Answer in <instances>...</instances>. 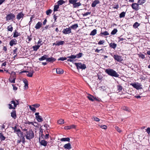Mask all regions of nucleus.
Segmentation results:
<instances>
[{
  "mask_svg": "<svg viewBox=\"0 0 150 150\" xmlns=\"http://www.w3.org/2000/svg\"><path fill=\"white\" fill-rule=\"evenodd\" d=\"M105 71L108 75L112 76L117 77H118L119 76L116 71L113 69L108 68L106 69Z\"/></svg>",
  "mask_w": 150,
  "mask_h": 150,
  "instance_id": "obj_1",
  "label": "nucleus"
},
{
  "mask_svg": "<svg viewBox=\"0 0 150 150\" xmlns=\"http://www.w3.org/2000/svg\"><path fill=\"white\" fill-rule=\"evenodd\" d=\"M25 136L26 139L30 140L34 137V134L32 130H29L26 131Z\"/></svg>",
  "mask_w": 150,
  "mask_h": 150,
  "instance_id": "obj_2",
  "label": "nucleus"
},
{
  "mask_svg": "<svg viewBox=\"0 0 150 150\" xmlns=\"http://www.w3.org/2000/svg\"><path fill=\"white\" fill-rule=\"evenodd\" d=\"M74 64L76 66L77 69H84L86 68V67L85 64H82L81 63H75Z\"/></svg>",
  "mask_w": 150,
  "mask_h": 150,
  "instance_id": "obj_3",
  "label": "nucleus"
},
{
  "mask_svg": "<svg viewBox=\"0 0 150 150\" xmlns=\"http://www.w3.org/2000/svg\"><path fill=\"white\" fill-rule=\"evenodd\" d=\"M10 103L11 104H8V105L9 106V109H15L17 105L19 104V103H16L15 101L14 100L11 101Z\"/></svg>",
  "mask_w": 150,
  "mask_h": 150,
  "instance_id": "obj_4",
  "label": "nucleus"
},
{
  "mask_svg": "<svg viewBox=\"0 0 150 150\" xmlns=\"http://www.w3.org/2000/svg\"><path fill=\"white\" fill-rule=\"evenodd\" d=\"M15 17V16L14 14L10 13L6 16V21L13 20Z\"/></svg>",
  "mask_w": 150,
  "mask_h": 150,
  "instance_id": "obj_5",
  "label": "nucleus"
},
{
  "mask_svg": "<svg viewBox=\"0 0 150 150\" xmlns=\"http://www.w3.org/2000/svg\"><path fill=\"white\" fill-rule=\"evenodd\" d=\"M130 85L137 89L138 90L142 89V88L141 87L142 85L140 83H132L130 84Z\"/></svg>",
  "mask_w": 150,
  "mask_h": 150,
  "instance_id": "obj_6",
  "label": "nucleus"
},
{
  "mask_svg": "<svg viewBox=\"0 0 150 150\" xmlns=\"http://www.w3.org/2000/svg\"><path fill=\"white\" fill-rule=\"evenodd\" d=\"M12 74H13L14 75V76H13V78L12 79V78L10 76L8 79V80L10 82L12 83H15V80L16 78V76H15L16 73L15 72H13L11 73V76H12Z\"/></svg>",
  "mask_w": 150,
  "mask_h": 150,
  "instance_id": "obj_7",
  "label": "nucleus"
},
{
  "mask_svg": "<svg viewBox=\"0 0 150 150\" xmlns=\"http://www.w3.org/2000/svg\"><path fill=\"white\" fill-rule=\"evenodd\" d=\"M139 4L137 3H133L132 4L131 6L132 8L135 11H138L139 10Z\"/></svg>",
  "mask_w": 150,
  "mask_h": 150,
  "instance_id": "obj_8",
  "label": "nucleus"
},
{
  "mask_svg": "<svg viewBox=\"0 0 150 150\" xmlns=\"http://www.w3.org/2000/svg\"><path fill=\"white\" fill-rule=\"evenodd\" d=\"M71 28L69 27L64 29L62 32L65 34H69L71 33Z\"/></svg>",
  "mask_w": 150,
  "mask_h": 150,
  "instance_id": "obj_9",
  "label": "nucleus"
},
{
  "mask_svg": "<svg viewBox=\"0 0 150 150\" xmlns=\"http://www.w3.org/2000/svg\"><path fill=\"white\" fill-rule=\"evenodd\" d=\"M39 142L40 143V144L41 145L43 146H46L47 144V142L44 140H42L40 141V137L39 138Z\"/></svg>",
  "mask_w": 150,
  "mask_h": 150,
  "instance_id": "obj_10",
  "label": "nucleus"
},
{
  "mask_svg": "<svg viewBox=\"0 0 150 150\" xmlns=\"http://www.w3.org/2000/svg\"><path fill=\"white\" fill-rule=\"evenodd\" d=\"M17 41L16 39H13L11 40L9 42V45L10 46H12L13 45L17 44Z\"/></svg>",
  "mask_w": 150,
  "mask_h": 150,
  "instance_id": "obj_11",
  "label": "nucleus"
},
{
  "mask_svg": "<svg viewBox=\"0 0 150 150\" xmlns=\"http://www.w3.org/2000/svg\"><path fill=\"white\" fill-rule=\"evenodd\" d=\"M24 15L22 11L18 13L17 15L16 18L18 20H20L21 18H23V17Z\"/></svg>",
  "mask_w": 150,
  "mask_h": 150,
  "instance_id": "obj_12",
  "label": "nucleus"
},
{
  "mask_svg": "<svg viewBox=\"0 0 150 150\" xmlns=\"http://www.w3.org/2000/svg\"><path fill=\"white\" fill-rule=\"evenodd\" d=\"M113 57L115 60L118 62H120L122 61L121 57L118 55H114Z\"/></svg>",
  "mask_w": 150,
  "mask_h": 150,
  "instance_id": "obj_13",
  "label": "nucleus"
},
{
  "mask_svg": "<svg viewBox=\"0 0 150 150\" xmlns=\"http://www.w3.org/2000/svg\"><path fill=\"white\" fill-rule=\"evenodd\" d=\"M11 116L14 119H15L16 118V114L15 110H13L11 113Z\"/></svg>",
  "mask_w": 150,
  "mask_h": 150,
  "instance_id": "obj_14",
  "label": "nucleus"
},
{
  "mask_svg": "<svg viewBox=\"0 0 150 150\" xmlns=\"http://www.w3.org/2000/svg\"><path fill=\"white\" fill-rule=\"evenodd\" d=\"M35 118L39 122H41L43 121L42 118V117L40 115L36 116Z\"/></svg>",
  "mask_w": 150,
  "mask_h": 150,
  "instance_id": "obj_15",
  "label": "nucleus"
},
{
  "mask_svg": "<svg viewBox=\"0 0 150 150\" xmlns=\"http://www.w3.org/2000/svg\"><path fill=\"white\" fill-rule=\"evenodd\" d=\"M56 60V59L55 58L52 57L47 58V61L49 62H53L55 61Z\"/></svg>",
  "mask_w": 150,
  "mask_h": 150,
  "instance_id": "obj_16",
  "label": "nucleus"
},
{
  "mask_svg": "<svg viewBox=\"0 0 150 150\" xmlns=\"http://www.w3.org/2000/svg\"><path fill=\"white\" fill-rule=\"evenodd\" d=\"M76 126L74 125H72L70 126H66L64 127V129H70L72 128H75Z\"/></svg>",
  "mask_w": 150,
  "mask_h": 150,
  "instance_id": "obj_17",
  "label": "nucleus"
},
{
  "mask_svg": "<svg viewBox=\"0 0 150 150\" xmlns=\"http://www.w3.org/2000/svg\"><path fill=\"white\" fill-rule=\"evenodd\" d=\"M64 147L66 149H71V144L70 143L66 144L64 145Z\"/></svg>",
  "mask_w": 150,
  "mask_h": 150,
  "instance_id": "obj_18",
  "label": "nucleus"
},
{
  "mask_svg": "<svg viewBox=\"0 0 150 150\" xmlns=\"http://www.w3.org/2000/svg\"><path fill=\"white\" fill-rule=\"evenodd\" d=\"M42 25V23L40 22H38L36 25L35 28L36 29H38L41 28Z\"/></svg>",
  "mask_w": 150,
  "mask_h": 150,
  "instance_id": "obj_19",
  "label": "nucleus"
},
{
  "mask_svg": "<svg viewBox=\"0 0 150 150\" xmlns=\"http://www.w3.org/2000/svg\"><path fill=\"white\" fill-rule=\"evenodd\" d=\"M47 57L48 56L47 55L45 54L43 56H42L41 58H39L38 59L40 61L45 59H46L47 60Z\"/></svg>",
  "mask_w": 150,
  "mask_h": 150,
  "instance_id": "obj_20",
  "label": "nucleus"
},
{
  "mask_svg": "<svg viewBox=\"0 0 150 150\" xmlns=\"http://www.w3.org/2000/svg\"><path fill=\"white\" fill-rule=\"evenodd\" d=\"M99 3V1L98 0H96L94 1L91 4V6L92 7H95L96 5Z\"/></svg>",
  "mask_w": 150,
  "mask_h": 150,
  "instance_id": "obj_21",
  "label": "nucleus"
},
{
  "mask_svg": "<svg viewBox=\"0 0 150 150\" xmlns=\"http://www.w3.org/2000/svg\"><path fill=\"white\" fill-rule=\"evenodd\" d=\"M87 97L90 100H91L92 101H93L94 99H95L96 100H97V99L96 98H94V97L93 96H92L91 95H90V94L89 95L87 96Z\"/></svg>",
  "mask_w": 150,
  "mask_h": 150,
  "instance_id": "obj_22",
  "label": "nucleus"
},
{
  "mask_svg": "<svg viewBox=\"0 0 150 150\" xmlns=\"http://www.w3.org/2000/svg\"><path fill=\"white\" fill-rule=\"evenodd\" d=\"M57 73L59 74H62L63 73V70L60 68H57L56 69Z\"/></svg>",
  "mask_w": 150,
  "mask_h": 150,
  "instance_id": "obj_23",
  "label": "nucleus"
},
{
  "mask_svg": "<svg viewBox=\"0 0 150 150\" xmlns=\"http://www.w3.org/2000/svg\"><path fill=\"white\" fill-rule=\"evenodd\" d=\"M64 43V41H57L56 42V45L59 46L60 45H63Z\"/></svg>",
  "mask_w": 150,
  "mask_h": 150,
  "instance_id": "obj_24",
  "label": "nucleus"
},
{
  "mask_svg": "<svg viewBox=\"0 0 150 150\" xmlns=\"http://www.w3.org/2000/svg\"><path fill=\"white\" fill-rule=\"evenodd\" d=\"M42 45V44H40V45H35L33 47V50L34 51H37V50L40 47V45Z\"/></svg>",
  "mask_w": 150,
  "mask_h": 150,
  "instance_id": "obj_25",
  "label": "nucleus"
},
{
  "mask_svg": "<svg viewBox=\"0 0 150 150\" xmlns=\"http://www.w3.org/2000/svg\"><path fill=\"white\" fill-rule=\"evenodd\" d=\"M110 47L115 49L117 46V45L115 43H111L109 44Z\"/></svg>",
  "mask_w": 150,
  "mask_h": 150,
  "instance_id": "obj_26",
  "label": "nucleus"
},
{
  "mask_svg": "<svg viewBox=\"0 0 150 150\" xmlns=\"http://www.w3.org/2000/svg\"><path fill=\"white\" fill-rule=\"evenodd\" d=\"M28 74H27V75L29 77H32L33 76V74L34 73V71H32L31 72H27Z\"/></svg>",
  "mask_w": 150,
  "mask_h": 150,
  "instance_id": "obj_27",
  "label": "nucleus"
},
{
  "mask_svg": "<svg viewBox=\"0 0 150 150\" xmlns=\"http://www.w3.org/2000/svg\"><path fill=\"white\" fill-rule=\"evenodd\" d=\"M0 139L1 141L4 140L6 139V137H5L2 133L1 132L0 133Z\"/></svg>",
  "mask_w": 150,
  "mask_h": 150,
  "instance_id": "obj_28",
  "label": "nucleus"
},
{
  "mask_svg": "<svg viewBox=\"0 0 150 150\" xmlns=\"http://www.w3.org/2000/svg\"><path fill=\"white\" fill-rule=\"evenodd\" d=\"M23 82L25 84V86H24L25 88V89H27L28 88V81L26 80H24V81Z\"/></svg>",
  "mask_w": 150,
  "mask_h": 150,
  "instance_id": "obj_29",
  "label": "nucleus"
},
{
  "mask_svg": "<svg viewBox=\"0 0 150 150\" xmlns=\"http://www.w3.org/2000/svg\"><path fill=\"white\" fill-rule=\"evenodd\" d=\"M20 35V33H18V32L16 31L14 33L13 37L14 38H16Z\"/></svg>",
  "mask_w": 150,
  "mask_h": 150,
  "instance_id": "obj_30",
  "label": "nucleus"
},
{
  "mask_svg": "<svg viewBox=\"0 0 150 150\" xmlns=\"http://www.w3.org/2000/svg\"><path fill=\"white\" fill-rule=\"evenodd\" d=\"M140 24L138 23L137 22H136L133 25V27L134 28H137V27L139 26Z\"/></svg>",
  "mask_w": 150,
  "mask_h": 150,
  "instance_id": "obj_31",
  "label": "nucleus"
},
{
  "mask_svg": "<svg viewBox=\"0 0 150 150\" xmlns=\"http://www.w3.org/2000/svg\"><path fill=\"white\" fill-rule=\"evenodd\" d=\"M78 27V24H76L72 25L70 27V28L73 29H76Z\"/></svg>",
  "mask_w": 150,
  "mask_h": 150,
  "instance_id": "obj_32",
  "label": "nucleus"
},
{
  "mask_svg": "<svg viewBox=\"0 0 150 150\" xmlns=\"http://www.w3.org/2000/svg\"><path fill=\"white\" fill-rule=\"evenodd\" d=\"M70 139L69 137L63 138L61 139V141H68L69 142Z\"/></svg>",
  "mask_w": 150,
  "mask_h": 150,
  "instance_id": "obj_33",
  "label": "nucleus"
},
{
  "mask_svg": "<svg viewBox=\"0 0 150 150\" xmlns=\"http://www.w3.org/2000/svg\"><path fill=\"white\" fill-rule=\"evenodd\" d=\"M81 5V4L80 2H76L74 4L73 6L74 8H76Z\"/></svg>",
  "mask_w": 150,
  "mask_h": 150,
  "instance_id": "obj_34",
  "label": "nucleus"
},
{
  "mask_svg": "<svg viewBox=\"0 0 150 150\" xmlns=\"http://www.w3.org/2000/svg\"><path fill=\"white\" fill-rule=\"evenodd\" d=\"M125 12L124 11L122 12L120 14L119 17L120 18H121L124 17L125 16Z\"/></svg>",
  "mask_w": 150,
  "mask_h": 150,
  "instance_id": "obj_35",
  "label": "nucleus"
},
{
  "mask_svg": "<svg viewBox=\"0 0 150 150\" xmlns=\"http://www.w3.org/2000/svg\"><path fill=\"white\" fill-rule=\"evenodd\" d=\"M146 0H138L137 3L139 5H142L146 2Z\"/></svg>",
  "mask_w": 150,
  "mask_h": 150,
  "instance_id": "obj_36",
  "label": "nucleus"
},
{
  "mask_svg": "<svg viewBox=\"0 0 150 150\" xmlns=\"http://www.w3.org/2000/svg\"><path fill=\"white\" fill-rule=\"evenodd\" d=\"M65 3V1L63 0H60L58 1L57 3L59 5H62V4Z\"/></svg>",
  "mask_w": 150,
  "mask_h": 150,
  "instance_id": "obj_37",
  "label": "nucleus"
},
{
  "mask_svg": "<svg viewBox=\"0 0 150 150\" xmlns=\"http://www.w3.org/2000/svg\"><path fill=\"white\" fill-rule=\"evenodd\" d=\"M59 5H56L54 6V8L53 9V11L55 12L56 11H58V9L59 8Z\"/></svg>",
  "mask_w": 150,
  "mask_h": 150,
  "instance_id": "obj_38",
  "label": "nucleus"
},
{
  "mask_svg": "<svg viewBox=\"0 0 150 150\" xmlns=\"http://www.w3.org/2000/svg\"><path fill=\"white\" fill-rule=\"evenodd\" d=\"M96 32L97 30L96 29H94L91 32L90 35L93 36L96 33Z\"/></svg>",
  "mask_w": 150,
  "mask_h": 150,
  "instance_id": "obj_39",
  "label": "nucleus"
},
{
  "mask_svg": "<svg viewBox=\"0 0 150 150\" xmlns=\"http://www.w3.org/2000/svg\"><path fill=\"white\" fill-rule=\"evenodd\" d=\"M77 1V0H69V2L70 3L72 4L74 6V4Z\"/></svg>",
  "mask_w": 150,
  "mask_h": 150,
  "instance_id": "obj_40",
  "label": "nucleus"
},
{
  "mask_svg": "<svg viewBox=\"0 0 150 150\" xmlns=\"http://www.w3.org/2000/svg\"><path fill=\"white\" fill-rule=\"evenodd\" d=\"M64 120L62 119H60L59 120H58L57 121L58 123L59 124H62L64 123Z\"/></svg>",
  "mask_w": 150,
  "mask_h": 150,
  "instance_id": "obj_41",
  "label": "nucleus"
},
{
  "mask_svg": "<svg viewBox=\"0 0 150 150\" xmlns=\"http://www.w3.org/2000/svg\"><path fill=\"white\" fill-rule=\"evenodd\" d=\"M7 30L9 31H10L12 32L13 30V28L12 27V26L11 25H10L9 26H8L7 28Z\"/></svg>",
  "mask_w": 150,
  "mask_h": 150,
  "instance_id": "obj_42",
  "label": "nucleus"
},
{
  "mask_svg": "<svg viewBox=\"0 0 150 150\" xmlns=\"http://www.w3.org/2000/svg\"><path fill=\"white\" fill-rule=\"evenodd\" d=\"M100 34L101 36V35H103L105 36H106L108 35H109V33L107 31H105L103 33L101 32Z\"/></svg>",
  "mask_w": 150,
  "mask_h": 150,
  "instance_id": "obj_43",
  "label": "nucleus"
},
{
  "mask_svg": "<svg viewBox=\"0 0 150 150\" xmlns=\"http://www.w3.org/2000/svg\"><path fill=\"white\" fill-rule=\"evenodd\" d=\"M117 29H116V28H115L112 31L111 34L112 35H114L115 34L117 33Z\"/></svg>",
  "mask_w": 150,
  "mask_h": 150,
  "instance_id": "obj_44",
  "label": "nucleus"
},
{
  "mask_svg": "<svg viewBox=\"0 0 150 150\" xmlns=\"http://www.w3.org/2000/svg\"><path fill=\"white\" fill-rule=\"evenodd\" d=\"M83 55V54L82 53H79L76 55V58H78L81 57Z\"/></svg>",
  "mask_w": 150,
  "mask_h": 150,
  "instance_id": "obj_45",
  "label": "nucleus"
},
{
  "mask_svg": "<svg viewBox=\"0 0 150 150\" xmlns=\"http://www.w3.org/2000/svg\"><path fill=\"white\" fill-rule=\"evenodd\" d=\"M118 90L119 91H121L122 89V87L120 85H118L117 86Z\"/></svg>",
  "mask_w": 150,
  "mask_h": 150,
  "instance_id": "obj_46",
  "label": "nucleus"
},
{
  "mask_svg": "<svg viewBox=\"0 0 150 150\" xmlns=\"http://www.w3.org/2000/svg\"><path fill=\"white\" fill-rule=\"evenodd\" d=\"M45 120L46 121L45 122L46 124H48L50 122V118L49 117H46L45 119Z\"/></svg>",
  "mask_w": 150,
  "mask_h": 150,
  "instance_id": "obj_47",
  "label": "nucleus"
},
{
  "mask_svg": "<svg viewBox=\"0 0 150 150\" xmlns=\"http://www.w3.org/2000/svg\"><path fill=\"white\" fill-rule=\"evenodd\" d=\"M29 108L30 109L32 110L33 112H35L36 109L35 108L33 107H32L31 105H30L29 106Z\"/></svg>",
  "mask_w": 150,
  "mask_h": 150,
  "instance_id": "obj_48",
  "label": "nucleus"
},
{
  "mask_svg": "<svg viewBox=\"0 0 150 150\" xmlns=\"http://www.w3.org/2000/svg\"><path fill=\"white\" fill-rule=\"evenodd\" d=\"M92 119L93 120H95L96 122H99L100 121L99 119L96 117H92Z\"/></svg>",
  "mask_w": 150,
  "mask_h": 150,
  "instance_id": "obj_49",
  "label": "nucleus"
},
{
  "mask_svg": "<svg viewBox=\"0 0 150 150\" xmlns=\"http://www.w3.org/2000/svg\"><path fill=\"white\" fill-rule=\"evenodd\" d=\"M52 11L51 9L48 10L46 11V14L47 15H48L52 13Z\"/></svg>",
  "mask_w": 150,
  "mask_h": 150,
  "instance_id": "obj_50",
  "label": "nucleus"
},
{
  "mask_svg": "<svg viewBox=\"0 0 150 150\" xmlns=\"http://www.w3.org/2000/svg\"><path fill=\"white\" fill-rule=\"evenodd\" d=\"M115 129L119 133H121L122 132V131L120 130V129L119 128L116 126L115 127Z\"/></svg>",
  "mask_w": 150,
  "mask_h": 150,
  "instance_id": "obj_51",
  "label": "nucleus"
},
{
  "mask_svg": "<svg viewBox=\"0 0 150 150\" xmlns=\"http://www.w3.org/2000/svg\"><path fill=\"white\" fill-rule=\"evenodd\" d=\"M68 58L72 59H75L76 58V55H71V56L67 57Z\"/></svg>",
  "mask_w": 150,
  "mask_h": 150,
  "instance_id": "obj_52",
  "label": "nucleus"
},
{
  "mask_svg": "<svg viewBox=\"0 0 150 150\" xmlns=\"http://www.w3.org/2000/svg\"><path fill=\"white\" fill-rule=\"evenodd\" d=\"M67 58L66 57H60L58 59V60H61L62 61H63L67 59Z\"/></svg>",
  "mask_w": 150,
  "mask_h": 150,
  "instance_id": "obj_53",
  "label": "nucleus"
},
{
  "mask_svg": "<svg viewBox=\"0 0 150 150\" xmlns=\"http://www.w3.org/2000/svg\"><path fill=\"white\" fill-rule=\"evenodd\" d=\"M32 106L36 108H38L40 106V105L38 104H36L32 105Z\"/></svg>",
  "mask_w": 150,
  "mask_h": 150,
  "instance_id": "obj_54",
  "label": "nucleus"
},
{
  "mask_svg": "<svg viewBox=\"0 0 150 150\" xmlns=\"http://www.w3.org/2000/svg\"><path fill=\"white\" fill-rule=\"evenodd\" d=\"M99 126H100V128L105 129L107 128V126L105 125H99Z\"/></svg>",
  "mask_w": 150,
  "mask_h": 150,
  "instance_id": "obj_55",
  "label": "nucleus"
},
{
  "mask_svg": "<svg viewBox=\"0 0 150 150\" xmlns=\"http://www.w3.org/2000/svg\"><path fill=\"white\" fill-rule=\"evenodd\" d=\"M25 124H28L29 125L31 124L32 125H33V122H30L29 121H26L25 122Z\"/></svg>",
  "mask_w": 150,
  "mask_h": 150,
  "instance_id": "obj_56",
  "label": "nucleus"
},
{
  "mask_svg": "<svg viewBox=\"0 0 150 150\" xmlns=\"http://www.w3.org/2000/svg\"><path fill=\"white\" fill-rule=\"evenodd\" d=\"M123 109L124 110L126 111H127L128 112H129L130 111V109L128 108H127V107H125L124 108H123Z\"/></svg>",
  "mask_w": 150,
  "mask_h": 150,
  "instance_id": "obj_57",
  "label": "nucleus"
},
{
  "mask_svg": "<svg viewBox=\"0 0 150 150\" xmlns=\"http://www.w3.org/2000/svg\"><path fill=\"white\" fill-rule=\"evenodd\" d=\"M91 12H87L85 13L84 14H83V16H86L88 15H89L91 14Z\"/></svg>",
  "mask_w": 150,
  "mask_h": 150,
  "instance_id": "obj_58",
  "label": "nucleus"
},
{
  "mask_svg": "<svg viewBox=\"0 0 150 150\" xmlns=\"http://www.w3.org/2000/svg\"><path fill=\"white\" fill-rule=\"evenodd\" d=\"M146 131L147 132L148 134H150V127H148L146 130Z\"/></svg>",
  "mask_w": 150,
  "mask_h": 150,
  "instance_id": "obj_59",
  "label": "nucleus"
},
{
  "mask_svg": "<svg viewBox=\"0 0 150 150\" xmlns=\"http://www.w3.org/2000/svg\"><path fill=\"white\" fill-rule=\"evenodd\" d=\"M104 41L103 40H100V41L98 43V44L99 45H102L103 44V43H104Z\"/></svg>",
  "mask_w": 150,
  "mask_h": 150,
  "instance_id": "obj_60",
  "label": "nucleus"
},
{
  "mask_svg": "<svg viewBox=\"0 0 150 150\" xmlns=\"http://www.w3.org/2000/svg\"><path fill=\"white\" fill-rule=\"evenodd\" d=\"M31 36L32 35H31L30 36H28V39L29 42H30L32 40V38H31Z\"/></svg>",
  "mask_w": 150,
  "mask_h": 150,
  "instance_id": "obj_61",
  "label": "nucleus"
},
{
  "mask_svg": "<svg viewBox=\"0 0 150 150\" xmlns=\"http://www.w3.org/2000/svg\"><path fill=\"white\" fill-rule=\"evenodd\" d=\"M57 16H56L55 15H54L53 16V18L54 19V22H57Z\"/></svg>",
  "mask_w": 150,
  "mask_h": 150,
  "instance_id": "obj_62",
  "label": "nucleus"
},
{
  "mask_svg": "<svg viewBox=\"0 0 150 150\" xmlns=\"http://www.w3.org/2000/svg\"><path fill=\"white\" fill-rule=\"evenodd\" d=\"M12 86H13V88L14 90H16L17 89V87L15 86L14 84H12Z\"/></svg>",
  "mask_w": 150,
  "mask_h": 150,
  "instance_id": "obj_63",
  "label": "nucleus"
},
{
  "mask_svg": "<svg viewBox=\"0 0 150 150\" xmlns=\"http://www.w3.org/2000/svg\"><path fill=\"white\" fill-rule=\"evenodd\" d=\"M3 50H4L5 52L7 51V48L6 46H4L3 48Z\"/></svg>",
  "mask_w": 150,
  "mask_h": 150,
  "instance_id": "obj_64",
  "label": "nucleus"
}]
</instances>
